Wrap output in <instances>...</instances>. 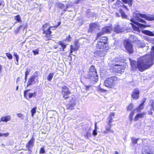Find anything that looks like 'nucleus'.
<instances>
[{"label": "nucleus", "instance_id": "3", "mask_svg": "<svg viewBox=\"0 0 154 154\" xmlns=\"http://www.w3.org/2000/svg\"><path fill=\"white\" fill-rule=\"evenodd\" d=\"M87 78L91 81L95 82L97 81L98 76L94 66H91L90 71L88 72Z\"/></svg>", "mask_w": 154, "mask_h": 154}, {"label": "nucleus", "instance_id": "19", "mask_svg": "<svg viewBox=\"0 0 154 154\" xmlns=\"http://www.w3.org/2000/svg\"><path fill=\"white\" fill-rule=\"evenodd\" d=\"M97 26V24L95 23H94L90 24L89 30H90V32H92Z\"/></svg>", "mask_w": 154, "mask_h": 154}, {"label": "nucleus", "instance_id": "44", "mask_svg": "<svg viewBox=\"0 0 154 154\" xmlns=\"http://www.w3.org/2000/svg\"><path fill=\"white\" fill-rule=\"evenodd\" d=\"M14 56L16 58V61H18L19 57L17 54L15 52L14 53Z\"/></svg>", "mask_w": 154, "mask_h": 154}, {"label": "nucleus", "instance_id": "49", "mask_svg": "<svg viewBox=\"0 0 154 154\" xmlns=\"http://www.w3.org/2000/svg\"><path fill=\"white\" fill-rule=\"evenodd\" d=\"M133 105L132 104H131L130 105L127 107V110H130L132 108Z\"/></svg>", "mask_w": 154, "mask_h": 154}, {"label": "nucleus", "instance_id": "50", "mask_svg": "<svg viewBox=\"0 0 154 154\" xmlns=\"http://www.w3.org/2000/svg\"><path fill=\"white\" fill-rule=\"evenodd\" d=\"M84 87H85V88H85V89L86 91H87L88 90H89L90 88L91 87V86H86V85H85L84 86Z\"/></svg>", "mask_w": 154, "mask_h": 154}, {"label": "nucleus", "instance_id": "42", "mask_svg": "<svg viewBox=\"0 0 154 154\" xmlns=\"http://www.w3.org/2000/svg\"><path fill=\"white\" fill-rule=\"evenodd\" d=\"M107 120H108V122L107 123H112V122L113 119L110 118L109 116H108L107 118Z\"/></svg>", "mask_w": 154, "mask_h": 154}, {"label": "nucleus", "instance_id": "47", "mask_svg": "<svg viewBox=\"0 0 154 154\" xmlns=\"http://www.w3.org/2000/svg\"><path fill=\"white\" fill-rule=\"evenodd\" d=\"M39 152L40 153H45V151L43 147H42L41 149Z\"/></svg>", "mask_w": 154, "mask_h": 154}, {"label": "nucleus", "instance_id": "39", "mask_svg": "<svg viewBox=\"0 0 154 154\" xmlns=\"http://www.w3.org/2000/svg\"><path fill=\"white\" fill-rule=\"evenodd\" d=\"M138 140V139H136L135 138H133L132 139V141L133 143L136 144L137 143V141Z\"/></svg>", "mask_w": 154, "mask_h": 154}, {"label": "nucleus", "instance_id": "17", "mask_svg": "<svg viewBox=\"0 0 154 154\" xmlns=\"http://www.w3.org/2000/svg\"><path fill=\"white\" fill-rule=\"evenodd\" d=\"M75 105V101L73 100H72L71 101V102L67 105V109L70 110H72L73 109L74 106Z\"/></svg>", "mask_w": 154, "mask_h": 154}, {"label": "nucleus", "instance_id": "48", "mask_svg": "<svg viewBox=\"0 0 154 154\" xmlns=\"http://www.w3.org/2000/svg\"><path fill=\"white\" fill-rule=\"evenodd\" d=\"M48 24L47 23H46L43 25V30H45V28L48 27Z\"/></svg>", "mask_w": 154, "mask_h": 154}, {"label": "nucleus", "instance_id": "2", "mask_svg": "<svg viewBox=\"0 0 154 154\" xmlns=\"http://www.w3.org/2000/svg\"><path fill=\"white\" fill-rule=\"evenodd\" d=\"M119 79L116 77L113 76L107 78L105 81L104 85L109 88H113L117 85Z\"/></svg>", "mask_w": 154, "mask_h": 154}, {"label": "nucleus", "instance_id": "28", "mask_svg": "<svg viewBox=\"0 0 154 154\" xmlns=\"http://www.w3.org/2000/svg\"><path fill=\"white\" fill-rule=\"evenodd\" d=\"M119 12L121 14L122 17V18H126L127 17V15H126L125 13L121 9L119 10Z\"/></svg>", "mask_w": 154, "mask_h": 154}, {"label": "nucleus", "instance_id": "59", "mask_svg": "<svg viewBox=\"0 0 154 154\" xmlns=\"http://www.w3.org/2000/svg\"><path fill=\"white\" fill-rule=\"evenodd\" d=\"M113 154H119V152L117 151H115Z\"/></svg>", "mask_w": 154, "mask_h": 154}, {"label": "nucleus", "instance_id": "5", "mask_svg": "<svg viewBox=\"0 0 154 154\" xmlns=\"http://www.w3.org/2000/svg\"><path fill=\"white\" fill-rule=\"evenodd\" d=\"M131 22L133 23L135 25L131 23L132 27L134 30L137 31L138 32H140L139 28H145L146 27V26L145 25L140 24L137 22L135 21L134 18H132L130 20Z\"/></svg>", "mask_w": 154, "mask_h": 154}, {"label": "nucleus", "instance_id": "58", "mask_svg": "<svg viewBox=\"0 0 154 154\" xmlns=\"http://www.w3.org/2000/svg\"><path fill=\"white\" fill-rule=\"evenodd\" d=\"M97 123L96 122L95 125V129H96V130H97Z\"/></svg>", "mask_w": 154, "mask_h": 154}, {"label": "nucleus", "instance_id": "64", "mask_svg": "<svg viewBox=\"0 0 154 154\" xmlns=\"http://www.w3.org/2000/svg\"><path fill=\"white\" fill-rule=\"evenodd\" d=\"M27 75H25V79L26 80V79L27 78Z\"/></svg>", "mask_w": 154, "mask_h": 154}, {"label": "nucleus", "instance_id": "1", "mask_svg": "<svg viewBox=\"0 0 154 154\" xmlns=\"http://www.w3.org/2000/svg\"><path fill=\"white\" fill-rule=\"evenodd\" d=\"M150 55L147 54L139 58L136 64L135 61H130L132 69L135 71L137 68L140 72H143L150 67L153 64L154 60V46H152Z\"/></svg>", "mask_w": 154, "mask_h": 154}, {"label": "nucleus", "instance_id": "20", "mask_svg": "<svg viewBox=\"0 0 154 154\" xmlns=\"http://www.w3.org/2000/svg\"><path fill=\"white\" fill-rule=\"evenodd\" d=\"M54 28L53 26H50L48 29L47 30H44L43 33L45 34L46 35H50L51 34L52 32L51 31V30L52 28Z\"/></svg>", "mask_w": 154, "mask_h": 154}, {"label": "nucleus", "instance_id": "33", "mask_svg": "<svg viewBox=\"0 0 154 154\" xmlns=\"http://www.w3.org/2000/svg\"><path fill=\"white\" fill-rule=\"evenodd\" d=\"M36 93L35 92L33 93H29V98H30L33 97H35Z\"/></svg>", "mask_w": 154, "mask_h": 154}, {"label": "nucleus", "instance_id": "10", "mask_svg": "<svg viewBox=\"0 0 154 154\" xmlns=\"http://www.w3.org/2000/svg\"><path fill=\"white\" fill-rule=\"evenodd\" d=\"M39 81L37 78V76L36 75L32 76L29 79L27 83V87L35 83L36 82L38 83Z\"/></svg>", "mask_w": 154, "mask_h": 154}, {"label": "nucleus", "instance_id": "15", "mask_svg": "<svg viewBox=\"0 0 154 154\" xmlns=\"http://www.w3.org/2000/svg\"><path fill=\"white\" fill-rule=\"evenodd\" d=\"M34 141V139L32 137L26 144V147L28 148V150H29V148L33 146Z\"/></svg>", "mask_w": 154, "mask_h": 154}, {"label": "nucleus", "instance_id": "29", "mask_svg": "<svg viewBox=\"0 0 154 154\" xmlns=\"http://www.w3.org/2000/svg\"><path fill=\"white\" fill-rule=\"evenodd\" d=\"M137 45L139 47L143 48L145 46V44L139 41L137 42Z\"/></svg>", "mask_w": 154, "mask_h": 154}, {"label": "nucleus", "instance_id": "11", "mask_svg": "<svg viewBox=\"0 0 154 154\" xmlns=\"http://www.w3.org/2000/svg\"><path fill=\"white\" fill-rule=\"evenodd\" d=\"M61 94L63 96V97L66 99L68 97V96L70 94V92L68 88L65 86L62 87Z\"/></svg>", "mask_w": 154, "mask_h": 154}, {"label": "nucleus", "instance_id": "23", "mask_svg": "<svg viewBox=\"0 0 154 154\" xmlns=\"http://www.w3.org/2000/svg\"><path fill=\"white\" fill-rule=\"evenodd\" d=\"M59 44L62 47L61 48V50L62 51H64V49L66 48V45L62 41H60L59 42Z\"/></svg>", "mask_w": 154, "mask_h": 154}, {"label": "nucleus", "instance_id": "9", "mask_svg": "<svg viewBox=\"0 0 154 154\" xmlns=\"http://www.w3.org/2000/svg\"><path fill=\"white\" fill-rule=\"evenodd\" d=\"M112 29V28L110 26H106L103 28H102L101 31L97 34V39L100 38L101 35L110 32Z\"/></svg>", "mask_w": 154, "mask_h": 154}, {"label": "nucleus", "instance_id": "13", "mask_svg": "<svg viewBox=\"0 0 154 154\" xmlns=\"http://www.w3.org/2000/svg\"><path fill=\"white\" fill-rule=\"evenodd\" d=\"M140 92L139 90L137 88L134 89L131 93V96L134 99H138L139 97Z\"/></svg>", "mask_w": 154, "mask_h": 154}, {"label": "nucleus", "instance_id": "36", "mask_svg": "<svg viewBox=\"0 0 154 154\" xmlns=\"http://www.w3.org/2000/svg\"><path fill=\"white\" fill-rule=\"evenodd\" d=\"M122 2L119 1L118 0L116 3L115 4V5L117 6L118 7H119L120 6L119 5L121 4H122Z\"/></svg>", "mask_w": 154, "mask_h": 154}, {"label": "nucleus", "instance_id": "55", "mask_svg": "<svg viewBox=\"0 0 154 154\" xmlns=\"http://www.w3.org/2000/svg\"><path fill=\"white\" fill-rule=\"evenodd\" d=\"M71 50H70V53L71 54L72 52L74 50V49L73 48L72 45H71Z\"/></svg>", "mask_w": 154, "mask_h": 154}, {"label": "nucleus", "instance_id": "62", "mask_svg": "<svg viewBox=\"0 0 154 154\" xmlns=\"http://www.w3.org/2000/svg\"><path fill=\"white\" fill-rule=\"evenodd\" d=\"M18 88H19L18 86H17V87H16V90L17 91L18 90Z\"/></svg>", "mask_w": 154, "mask_h": 154}, {"label": "nucleus", "instance_id": "41", "mask_svg": "<svg viewBox=\"0 0 154 154\" xmlns=\"http://www.w3.org/2000/svg\"><path fill=\"white\" fill-rule=\"evenodd\" d=\"M17 115L18 117L21 118L22 119H24V116L22 114L17 113Z\"/></svg>", "mask_w": 154, "mask_h": 154}, {"label": "nucleus", "instance_id": "34", "mask_svg": "<svg viewBox=\"0 0 154 154\" xmlns=\"http://www.w3.org/2000/svg\"><path fill=\"white\" fill-rule=\"evenodd\" d=\"M15 19L17 20L18 22H20L21 20L20 17L19 15H17L15 17Z\"/></svg>", "mask_w": 154, "mask_h": 154}, {"label": "nucleus", "instance_id": "25", "mask_svg": "<svg viewBox=\"0 0 154 154\" xmlns=\"http://www.w3.org/2000/svg\"><path fill=\"white\" fill-rule=\"evenodd\" d=\"M54 74V72L51 73H50L48 75L47 78V80L49 81L50 82L53 77V75Z\"/></svg>", "mask_w": 154, "mask_h": 154}, {"label": "nucleus", "instance_id": "32", "mask_svg": "<svg viewBox=\"0 0 154 154\" xmlns=\"http://www.w3.org/2000/svg\"><path fill=\"white\" fill-rule=\"evenodd\" d=\"M134 114V112H131V113L129 115V119L131 121V122L132 120Z\"/></svg>", "mask_w": 154, "mask_h": 154}, {"label": "nucleus", "instance_id": "18", "mask_svg": "<svg viewBox=\"0 0 154 154\" xmlns=\"http://www.w3.org/2000/svg\"><path fill=\"white\" fill-rule=\"evenodd\" d=\"M142 32L146 35L151 36H154V31L153 32L149 30H144L142 31Z\"/></svg>", "mask_w": 154, "mask_h": 154}, {"label": "nucleus", "instance_id": "46", "mask_svg": "<svg viewBox=\"0 0 154 154\" xmlns=\"http://www.w3.org/2000/svg\"><path fill=\"white\" fill-rule=\"evenodd\" d=\"M9 135V133L8 132L6 133H3V134L2 133V137H6L7 136H8Z\"/></svg>", "mask_w": 154, "mask_h": 154}, {"label": "nucleus", "instance_id": "60", "mask_svg": "<svg viewBox=\"0 0 154 154\" xmlns=\"http://www.w3.org/2000/svg\"><path fill=\"white\" fill-rule=\"evenodd\" d=\"M116 15L117 17H120L119 14L118 13H116Z\"/></svg>", "mask_w": 154, "mask_h": 154}, {"label": "nucleus", "instance_id": "40", "mask_svg": "<svg viewBox=\"0 0 154 154\" xmlns=\"http://www.w3.org/2000/svg\"><path fill=\"white\" fill-rule=\"evenodd\" d=\"M39 50L38 49H36L35 50L32 51L33 53H34L35 55H36L38 54Z\"/></svg>", "mask_w": 154, "mask_h": 154}, {"label": "nucleus", "instance_id": "6", "mask_svg": "<svg viewBox=\"0 0 154 154\" xmlns=\"http://www.w3.org/2000/svg\"><path fill=\"white\" fill-rule=\"evenodd\" d=\"M109 47L105 46L104 49H98L94 52V54L96 56H99L100 57H104L106 54L107 50L109 49Z\"/></svg>", "mask_w": 154, "mask_h": 154}, {"label": "nucleus", "instance_id": "14", "mask_svg": "<svg viewBox=\"0 0 154 154\" xmlns=\"http://www.w3.org/2000/svg\"><path fill=\"white\" fill-rule=\"evenodd\" d=\"M143 154H153V152L150 150V148L148 146H145L142 149Z\"/></svg>", "mask_w": 154, "mask_h": 154}, {"label": "nucleus", "instance_id": "26", "mask_svg": "<svg viewBox=\"0 0 154 154\" xmlns=\"http://www.w3.org/2000/svg\"><path fill=\"white\" fill-rule=\"evenodd\" d=\"M122 1L125 3H127L129 6L131 7L132 6V0H122Z\"/></svg>", "mask_w": 154, "mask_h": 154}, {"label": "nucleus", "instance_id": "22", "mask_svg": "<svg viewBox=\"0 0 154 154\" xmlns=\"http://www.w3.org/2000/svg\"><path fill=\"white\" fill-rule=\"evenodd\" d=\"M144 113L137 114L134 118V120L136 121L139 118H142L145 115Z\"/></svg>", "mask_w": 154, "mask_h": 154}, {"label": "nucleus", "instance_id": "4", "mask_svg": "<svg viewBox=\"0 0 154 154\" xmlns=\"http://www.w3.org/2000/svg\"><path fill=\"white\" fill-rule=\"evenodd\" d=\"M107 38L106 37H101L99 38L97 42L96 47L97 49H104L105 46L109 47L107 44Z\"/></svg>", "mask_w": 154, "mask_h": 154}, {"label": "nucleus", "instance_id": "57", "mask_svg": "<svg viewBox=\"0 0 154 154\" xmlns=\"http://www.w3.org/2000/svg\"><path fill=\"white\" fill-rule=\"evenodd\" d=\"M20 78H17V80H16V82L17 83V82H19L20 81Z\"/></svg>", "mask_w": 154, "mask_h": 154}, {"label": "nucleus", "instance_id": "31", "mask_svg": "<svg viewBox=\"0 0 154 154\" xmlns=\"http://www.w3.org/2000/svg\"><path fill=\"white\" fill-rule=\"evenodd\" d=\"M36 107H35L33 108L31 111V112L32 113V117L34 115L36 112Z\"/></svg>", "mask_w": 154, "mask_h": 154}, {"label": "nucleus", "instance_id": "43", "mask_svg": "<svg viewBox=\"0 0 154 154\" xmlns=\"http://www.w3.org/2000/svg\"><path fill=\"white\" fill-rule=\"evenodd\" d=\"M26 72H25V75H28L30 72V69H29L28 68H26Z\"/></svg>", "mask_w": 154, "mask_h": 154}, {"label": "nucleus", "instance_id": "52", "mask_svg": "<svg viewBox=\"0 0 154 154\" xmlns=\"http://www.w3.org/2000/svg\"><path fill=\"white\" fill-rule=\"evenodd\" d=\"M97 90L98 91L100 92H103L104 91V90L103 89L101 88H99L97 89Z\"/></svg>", "mask_w": 154, "mask_h": 154}, {"label": "nucleus", "instance_id": "21", "mask_svg": "<svg viewBox=\"0 0 154 154\" xmlns=\"http://www.w3.org/2000/svg\"><path fill=\"white\" fill-rule=\"evenodd\" d=\"M114 31L117 33L121 32H122V28L119 25L116 26L114 27Z\"/></svg>", "mask_w": 154, "mask_h": 154}, {"label": "nucleus", "instance_id": "8", "mask_svg": "<svg viewBox=\"0 0 154 154\" xmlns=\"http://www.w3.org/2000/svg\"><path fill=\"white\" fill-rule=\"evenodd\" d=\"M124 45L126 49L129 53H132L133 52V45L128 40H125L124 42Z\"/></svg>", "mask_w": 154, "mask_h": 154}, {"label": "nucleus", "instance_id": "7", "mask_svg": "<svg viewBox=\"0 0 154 154\" xmlns=\"http://www.w3.org/2000/svg\"><path fill=\"white\" fill-rule=\"evenodd\" d=\"M143 15H144L146 16H148L145 14H142L139 13H133L134 17L135 18L136 20H137V21L142 23H146V21L143 19H142L140 18V17H141L143 18H144L145 19L148 20L145 17H143L142 16Z\"/></svg>", "mask_w": 154, "mask_h": 154}, {"label": "nucleus", "instance_id": "16", "mask_svg": "<svg viewBox=\"0 0 154 154\" xmlns=\"http://www.w3.org/2000/svg\"><path fill=\"white\" fill-rule=\"evenodd\" d=\"M1 121L3 122H7L11 119V116L10 115L3 116L1 118Z\"/></svg>", "mask_w": 154, "mask_h": 154}, {"label": "nucleus", "instance_id": "37", "mask_svg": "<svg viewBox=\"0 0 154 154\" xmlns=\"http://www.w3.org/2000/svg\"><path fill=\"white\" fill-rule=\"evenodd\" d=\"M71 38L70 35H69L68 37L66 38L64 40V41H67L68 42H69L71 41Z\"/></svg>", "mask_w": 154, "mask_h": 154}, {"label": "nucleus", "instance_id": "24", "mask_svg": "<svg viewBox=\"0 0 154 154\" xmlns=\"http://www.w3.org/2000/svg\"><path fill=\"white\" fill-rule=\"evenodd\" d=\"M105 129L106 130V131L105 132V133H108L109 132L113 133L114 132L113 130L111 129V128L108 126H106Z\"/></svg>", "mask_w": 154, "mask_h": 154}, {"label": "nucleus", "instance_id": "54", "mask_svg": "<svg viewBox=\"0 0 154 154\" xmlns=\"http://www.w3.org/2000/svg\"><path fill=\"white\" fill-rule=\"evenodd\" d=\"M61 22H59L58 23V25L57 26H53L54 28H56L57 27L59 26L60 24H61Z\"/></svg>", "mask_w": 154, "mask_h": 154}, {"label": "nucleus", "instance_id": "61", "mask_svg": "<svg viewBox=\"0 0 154 154\" xmlns=\"http://www.w3.org/2000/svg\"><path fill=\"white\" fill-rule=\"evenodd\" d=\"M22 26V25H21L19 27H18L17 28V29H18V30L19 31V30L21 28Z\"/></svg>", "mask_w": 154, "mask_h": 154}, {"label": "nucleus", "instance_id": "35", "mask_svg": "<svg viewBox=\"0 0 154 154\" xmlns=\"http://www.w3.org/2000/svg\"><path fill=\"white\" fill-rule=\"evenodd\" d=\"M6 56L9 59L11 60L12 59L13 57L12 55L11 54L9 53H6Z\"/></svg>", "mask_w": 154, "mask_h": 154}, {"label": "nucleus", "instance_id": "53", "mask_svg": "<svg viewBox=\"0 0 154 154\" xmlns=\"http://www.w3.org/2000/svg\"><path fill=\"white\" fill-rule=\"evenodd\" d=\"M122 6L120 5V6H123V7L125 8L128 11V8L127 6H126L125 5H124L122 3Z\"/></svg>", "mask_w": 154, "mask_h": 154}, {"label": "nucleus", "instance_id": "45", "mask_svg": "<svg viewBox=\"0 0 154 154\" xmlns=\"http://www.w3.org/2000/svg\"><path fill=\"white\" fill-rule=\"evenodd\" d=\"M29 90H30L28 89V90H27L25 91H24V96L25 97H26L27 98V97H26V96L27 95V94L28 92H29Z\"/></svg>", "mask_w": 154, "mask_h": 154}, {"label": "nucleus", "instance_id": "63", "mask_svg": "<svg viewBox=\"0 0 154 154\" xmlns=\"http://www.w3.org/2000/svg\"><path fill=\"white\" fill-rule=\"evenodd\" d=\"M16 64L18 65V61H17V63H16Z\"/></svg>", "mask_w": 154, "mask_h": 154}, {"label": "nucleus", "instance_id": "12", "mask_svg": "<svg viewBox=\"0 0 154 154\" xmlns=\"http://www.w3.org/2000/svg\"><path fill=\"white\" fill-rule=\"evenodd\" d=\"M113 71L117 73H121L124 72L125 70L123 66L118 65L115 64L113 68Z\"/></svg>", "mask_w": 154, "mask_h": 154}, {"label": "nucleus", "instance_id": "38", "mask_svg": "<svg viewBox=\"0 0 154 154\" xmlns=\"http://www.w3.org/2000/svg\"><path fill=\"white\" fill-rule=\"evenodd\" d=\"M115 116V114L114 112H111L110 113L109 115V116L111 118H112V119H114V116Z\"/></svg>", "mask_w": 154, "mask_h": 154}, {"label": "nucleus", "instance_id": "51", "mask_svg": "<svg viewBox=\"0 0 154 154\" xmlns=\"http://www.w3.org/2000/svg\"><path fill=\"white\" fill-rule=\"evenodd\" d=\"M97 130L96 129H94L93 131V135L94 136H96L97 134Z\"/></svg>", "mask_w": 154, "mask_h": 154}, {"label": "nucleus", "instance_id": "27", "mask_svg": "<svg viewBox=\"0 0 154 154\" xmlns=\"http://www.w3.org/2000/svg\"><path fill=\"white\" fill-rule=\"evenodd\" d=\"M145 99H144L143 101V102L141 103V104L140 105L139 107L137 108V111H140L141 109H142L143 108L144 105L143 104L145 101Z\"/></svg>", "mask_w": 154, "mask_h": 154}, {"label": "nucleus", "instance_id": "56", "mask_svg": "<svg viewBox=\"0 0 154 154\" xmlns=\"http://www.w3.org/2000/svg\"><path fill=\"white\" fill-rule=\"evenodd\" d=\"M108 126L111 128L112 127V125L111 123H107Z\"/></svg>", "mask_w": 154, "mask_h": 154}, {"label": "nucleus", "instance_id": "30", "mask_svg": "<svg viewBox=\"0 0 154 154\" xmlns=\"http://www.w3.org/2000/svg\"><path fill=\"white\" fill-rule=\"evenodd\" d=\"M142 16H143V17H145L148 20L151 21L154 20V15L151 17L149 16H146L144 15H143Z\"/></svg>", "mask_w": 154, "mask_h": 154}]
</instances>
